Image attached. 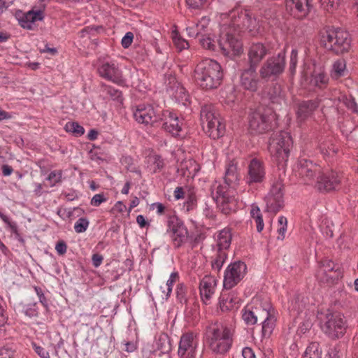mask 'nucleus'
Masks as SVG:
<instances>
[{
  "instance_id": "1",
  "label": "nucleus",
  "mask_w": 358,
  "mask_h": 358,
  "mask_svg": "<svg viewBox=\"0 0 358 358\" xmlns=\"http://www.w3.org/2000/svg\"><path fill=\"white\" fill-rule=\"evenodd\" d=\"M226 24L229 30L227 31V38L225 41V56L231 58L239 56L243 52V43L237 36L245 31L255 36L260 31L259 21L252 17L248 10L237 8L231 10L227 17H225Z\"/></svg>"
},
{
  "instance_id": "2",
  "label": "nucleus",
  "mask_w": 358,
  "mask_h": 358,
  "mask_svg": "<svg viewBox=\"0 0 358 358\" xmlns=\"http://www.w3.org/2000/svg\"><path fill=\"white\" fill-rule=\"evenodd\" d=\"M295 171L306 185H313L320 192L336 189L341 183V176L334 171L322 170L317 162L299 158Z\"/></svg>"
},
{
  "instance_id": "3",
  "label": "nucleus",
  "mask_w": 358,
  "mask_h": 358,
  "mask_svg": "<svg viewBox=\"0 0 358 358\" xmlns=\"http://www.w3.org/2000/svg\"><path fill=\"white\" fill-rule=\"evenodd\" d=\"M223 77L222 66L215 60L206 59L194 70V78L197 85L204 90L218 87Z\"/></svg>"
},
{
  "instance_id": "4",
  "label": "nucleus",
  "mask_w": 358,
  "mask_h": 358,
  "mask_svg": "<svg viewBox=\"0 0 358 358\" xmlns=\"http://www.w3.org/2000/svg\"><path fill=\"white\" fill-rule=\"evenodd\" d=\"M320 42L326 49L338 55L348 52L351 43L348 32L335 28H328L322 31Z\"/></svg>"
},
{
  "instance_id": "5",
  "label": "nucleus",
  "mask_w": 358,
  "mask_h": 358,
  "mask_svg": "<svg viewBox=\"0 0 358 358\" xmlns=\"http://www.w3.org/2000/svg\"><path fill=\"white\" fill-rule=\"evenodd\" d=\"M320 320L322 330L331 338H339L345 331L346 320L340 313H327Z\"/></svg>"
},
{
  "instance_id": "6",
  "label": "nucleus",
  "mask_w": 358,
  "mask_h": 358,
  "mask_svg": "<svg viewBox=\"0 0 358 358\" xmlns=\"http://www.w3.org/2000/svg\"><path fill=\"white\" fill-rule=\"evenodd\" d=\"M292 148V139L289 132L273 133L270 138L268 150L275 157H288Z\"/></svg>"
},
{
  "instance_id": "7",
  "label": "nucleus",
  "mask_w": 358,
  "mask_h": 358,
  "mask_svg": "<svg viewBox=\"0 0 358 358\" xmlns=\"http://www.w3.org/2000/svg\"><path fill=\"white\" fill-rule=\"evenodd\" d=\"M201 124L209 136L217 139L222 136L224 127L211 106L202 108L200 113Z\"/></svg>"
},
{
  "instance_id": "8",
  "label": "nucleus",
  "mask_w": 358,
  "mask_h": 358,
  "mask_svg": "<svg viewBox=\"0 0 358 358\" xmlns=\"http://www.w3.org/2000/svg\"><path fill=\"white\" fill-rule=\"evenodd\" d=\"M206 343L216 354L224 352V322L217 321L211 323L206 331Z\"/></svg>"
},
{
  "instance_id": "9",
  "label": "nucleus",
  "mask_w": 358,
  "mask_h": 358,
  "mask_svg": "<svg viewBox=\"0 0 358 358\" xmlns=\"http://www.w3.org/2000/svg\"><path fill=\"white\" fill-rule=\"evenodd\" d=\"M285 66V53L280 52L277 56L268 58L259 70L260 76L264 79L276 77L282 73Z\"/></svg>"
},
{
  "instance_id": "10",
  "label": "nucleus",
  "mask_w": 358,
  "mask_h": 358,
  "mask_svg": "<svg viewBox=\"0 0 358 358\" xmlns=\"http://www.w3.org/2000/svg\"><path fill=\"white\" fill-rule=\"evenodd\" d=\"M247 266L241 261L230 264L225 270V289L236 286L246 273Z\"/></svg>"
},
{
  "instance_id": "11",
  "label": "nucleus",
  "mask_w": 358,
  "mask_h": 358,
  "mask_svg": "<svg viewBox=\"0 0 358 358\" xmlns=\"http://www.w3.org/2000/svg\"><path fill=\"white\" fill-rule=\"evenodd\" d=\"M266 178V166L260 158H252L248 165L246 182L252 184L262 183Z\"/></svg>"
},
{
  "instance_id": "12",
  "label": "nucleus",
  "mask_w": 358,
  "mask_h": 358,
  "mask_svg": "<svg viewBox=\"0 0 358 358\" xmlns=\"http://www.w3.org/2000/svg\"><path fill=\"white\" fill-rule=\"evenodd\" d=\"M198 341L192 332L183 334L179 342L178 355L182 358H196Z\"/></svg>"
},
{
  "instance_id": "13",
  "label": "nucleus",
  "mask_w": 358,
  "mask_h": 358,
  "mask_svg": "<svg viewBox=\"0 0 358 358\" xmlns=\"http://www.w3.org/2000/svg\"><path fill=\"white\" fill-rule=\"evenodd\" d=\"M16 17L22 28L31 30L37 22L44 19V8H33L26 13L19 11L16 13Z\"/></svg>"
},
{
  "instance_id": "14",
  "label": "nucleus",
  "mask_w": 358,
  "mask_h": 358,
  "mask_svg": "<svg viewBox=\"0 0 358 358\" xmlns=\"http://www.w3.org/2000/svg\"><path fill=\"white\" fill-rule=\"evenodd\" d=\"M133 115L138 123L145 125H152L159 120V117L150 105H138L134 110Z\"/></svg>"
},
{
  "instance_id": "15",
  "label": "nucleus",
  "mask_w": 358,
  "mask_h": 358,
  "mask_svg": "<svg viewBox=\"0 0 358 358\" xmlns=\"http://www.w3.org/2000/svg\"><path fill=\"white\" fill-rule=\"evenodd\" d=\"M97 71L99 76L107 80L120 85L124 83L122 71L114 62L102 63L98 67Z\"/></svg>"
},
{
  "instance_id": "16",
  "label": "nucleus",
  "mask_w": 358,
  "mask_h": 358,
  "mask_svg": "<svg viewBox=\"0 0 358 358\" xmlns=\"http://www.w3.org/2000/svg\"><path fill=\"white\" fill-rule=\"evenodd\" d=\"M282 185H274L266 198V210L273 213L278 212L283 205Z\"/></svg>"
},
{
  "instance_id": "17",
  "label": "nucleus",
  "mask_w": 358,
  "mask_h": 358,
  "mask_svg": "<svg viewBox=\"0 0 358 358\" xmlns=\"http://www.w3.org/2000/svg\"><path fill=\"white\" fill-rule=\"evenodd\" d=\"M163 128L173 136H179L183 127V121L173 113L166 110L162 114Z\"/></svg>"
},
{
  "instance_id": "18",
  "label": "nucleus",
  "mask_w": 358,
  "mask_h": 358,
  "mask_svg": "<svg viewBox=\"0 0 358 358\" xmlns=\"http://www.w3.org/2000/svg\"><path fill=\"white\" fill-rule=\"evenodd\" d=\"M310 0H287L286 10L296 18L305 17L310 10Z\"/></svg>"
},
{
  "instance_id": "19",
  "label": "nucleus",
  "mask_w": 358,
  "mask_h": 358,
  "mask_svg": "<svg viewBox=\"0 0 358 358\" xmlns=\"http://www.w3.org/2000/svg\"><path fill=\"white\" fill-rule=\"evenodd\" d=\"M249 128L253 134L265 132L269 128L268 117L259 110L253 112L250 117Z\"/></svg>"
},
{
  "instance_id": "20",
  "label": "nucleus",
  "mask_w": 358,
  "mask_h": 358,
  "mask_svg": "<svg viewBox=\"0 0 358 358\" xmlns=\"http://www.w3.org/2000/svg\"><path fill=\"white\" fill-rule=\"evenodd\" d=\"M268 49L262 43H252L248 50V59L250 66L257 68L259 63L268 54Z\"/></svg>"
},
{
  "instance_id": "21",
  "label": "nucleus",
  "mask_w": 358,
  "mask_h": 358,
  "mask_svg": "<svg viewBox=\"0 0 358 358\" xmlns=\"http://www.w3.org/2000/svg\"><path fill=\"white\" fill-rule=\"evenodd\" d=\"M334 269V263L331 260L325 259L321 262V265L316 273V278L322 282H331L338 277V274L336 273V271L334 275L331 274Z\"/></svg>"
},
{
  "instance_id": "22",
  "label": "nucleus",
  "mask_w": 358,
  "mask_h": 358,
  "mask_svg": "<svg viewBox=\"0 0 358 358\" xmlns=\"http://www.w3.org/2000/svg\"><path fill=\"white\" fill-rule=\"evenodd\" d=\"M215 280L211 276L206 275L201 280L199 291L202 301L206 305L209 303L210 299L214 293Z\"/></svg>"
},
{
  "instance_id": "23",
  "label": "nucleus",
  "mask_w": 358,
  "mask_h": 358,
  "mask_svg": "<svg viewBox=\"0 0 358 358\" xmlns=\"http://www.w3.org/2000/svg\"><path fill=\"white\" fill-rule=\"evenodd\" d=\"M241 85L246 90L255 92L257 90L258 79L256 74V67L250 66L241 76Z\"/></svg>"
},
{
  "instance_id": "24",
  "label": "nucleus",
  "mask_w": 358,
  "mask_h": 358,
  "mask_svg": "<svg viewBox=\"0 0 358 358\" xmlns=\"http://www.w3.org/2000/svg\"><path fill=\"white\" fill-rule=\"evenodd\" d=\"M174 83L173 86H170L168 89L169 94L175 99L176 101L186 105L190 102V97L185 88L173 79Z\"/></svg>"
},
{
  "instance_id": "25",
  "label": "nucleus",
  "mask_w": 358,
  "mask_h": 358,
  "mask_svg": "<svg viewBox=\"0 0 358 358\" xmlns=\"http://www.w3.org/2000/svg\"><path fill=\"white\" fill-rule=\"evenodd\" d=\"M317 106V103L313 101H307L300 103L296 110L297 120L299 122H303L312 115Z\"/></svg>"
},
{
  "instance_id": "26",
  "label": "nucleus",
  "mask_w": 358,
  "mask_h": 358,
  "mask_svg": "<svg viewBox=\"0 0 358 358\" xmlns=\"http://www.w3.org/2000/svg\"><path fill=\"white\" fill-rule=\"evenodd\" d=\"M220 34L219 37L217 38L214 36L213 38L209 36H203L200 39V43L203 46V48L215 51L217 50V48L219 47V48L221 50H224V45L222 43V29L221 27L219 29Z\"/></svg>"
},
{
  "instance_id": "27",
  "label": "nucleus",
  "mask_w": 358,
  "mask_h": 358,
  "mask_svg": "<svg viewBox=\"0 0 358 358\" xmlns=\"http://www.w3.org/2000/svg\"><path fill=\"white\" fill-rule=\"evenodd\" d=\"M209 24V19L203 17L198 22H192L186 28L189 37H196L205 30Z\"/></svg>"
},
{
  "instance_id": "28",
  "label": "nucleus",
  "mask_w": 358,
  "mask_h": 358,
  "mask_svg": "<svg viewBox=\"0 0 358 358\" xmlns=\"http://www.w3.org/2000/svg\"><path fill=\"white\" fill-rule=\"evenodd\" d=\"M211 196L221 213H224V187L215 182L211 187Z\"/></svg>"
},
{
  "instance_id": "29",
  "label": "nucleus",
  "mask_w": 358,
  "mask_h": 358,
  "mask_svg": "<svg viewBox=\"0 0 358 358\" xmlns=\"http://www.w3.org/2000/svg\"><path fill=\"white\" fill-rule=\"evenodd\" d=\"M336 101L338 103L343 104L350 113L358 115V105L355 102V99L351 96H347L338 92V96L334 99V104H336Z\"/></svg>"
},
{
  "instance_id": "30",
  "label": "nucleus",
  "mask_w": 358,
  "mask_h": 358,
  "mask_svg": "<svg viewBox=\"0 0 358 358\" xmlns=\"http://www.w3.org/2000/svg\"><path fill=\"white\" fill-rule=\"evenodd\" d=\"M262 314L264 317L262 327V336L268 337L274 329L275 320L274 317L271 316L270 313L265 309L262 310Z\"/></svg>"
},
{
  "instance_id": "31",
  "label": "nucleus",
  "mask_w": 358,
  "mask_h": 358,
  "mask_svg": "<svg viewBox=\"0 0 358 358\" xmlns=\"http://www.w3.org/2000/svg\"><path fill=\"white\" fill-rule=\"evenodd\" d=\"M166 226V233L169 236L185 227L184 222L176 215H169L167 217Z\"/></svg>"
},
{
  "instance_id": "32",
  "label": "nucleus",
  "mask_w": 358,
  "mask_h": 358,
  "mask_svg": "<svg viewBox=\"0 0 358 358\" xmlns=\"http://www.w3.org/2000/svg\"><path fill=\"white\" fill-rule=\"evenodd\" d=\"M268 96L273 103H276L279 106L287 105L285 94L282 90L280 85H274L271 92H268Z\"/></svg>"
},
{
  "instance_id": "33",
  "label": "nucleus",
  "mask_w": 358,
  "mask_h": 358,
  "mask_svg": "<svg viewBox=\"0 0 358 358\" xmlns=\"http://www.w3.org/2000/svg\"><path fill=\"white\" fill-rule=\"evenodd\" d=\"M347 73L346 62L343 59H339L334 62L331 71V76L334 79H338Z\"/></svg>"
},
{
  "instance_id": "34",
  "label": "nucleus",
  "mask_w": 358,
  "mask_h": 358,
  "mask_svg": "<svg viewBox=\"0 0 358 358\" xmlns=\"http://www.w3.org/2000/svg\"><path fill=\"white\" fill-rule=\"evenodd\" d=\"M188 234V230L185 227L171 235L170 238L171 239L173 247L175 248H179L183 245L187 240Z\"/></svg>"
},
{
  "instance_id": "35",
  "label": "nucleus",
  "mask_w": 358,
  "mask_h": 358,
  "mask_svg": "<svg viewBox=\"0 0 358 358\" xmlns=\"http://www.w3.org/2000/svg\"><path fill=\"white\" fill-rule=\"evenodd\" d=\"M306 303L304 297L298 294L291 300L289 306V310L290 313H296V314H299L304 309Z\"/></svg>"
},
{
  "instance_id": "36",
  "label": "nucleus",
  "mask_w": 358,
  "mask_h": 358,
  "mask_svg": "<svg viewBox=\"0 0 358 358\" xmlns=\"http://www.w3.org/2000/svg\"><path fill=\"white\" fill-rule=\"evenodd\" d=\"M18 306L21 309L20 311L29 318L38 316V308L36 302L28 304L20 303Z\"/></svg>"
},
{
  "instance_id": "37",
  "label": "nucleus",
  "mask_w": 358,
  "mask_h": 358,
  "mask_svg": "<svg viewBox=\"0 0 358 358\" xmlns=\"http://www.w3.org/2000/svg\"><path fill=\"white\" fill-rule=\"evenodd\" d=\"M322 350L320 349V344L317 342L310 343L306 348L302 358H321Z\"/></svg>"
},
{
  "instance_id": "38",
  "label": "nucleus",
  "mask_w": 358,
  "mask_h": 358,
  "mask_svg": "<svg viewBox=\"0 0 358 358\" xmlns=\"http://www.w3.org/2000/svg\"><path fill=\"white\" fill-rule=\"evenodd\" d=\"M259 311L260 310H259L257 308H255V310H252L249 307H246L242 315L243 320L248 325H253L257 322V318L259 316Z\"/></svg>"
},
{
  "instance_id": "39",
  "label": "nucleus",
  "mask_w": 358,
  "mask_h": 358,
  "mask_svg": "<svg viewBox=\"0 0 358 358\" xmlns=\"http://www.w3.org/2000/svg\"><path fill=\"white\" fill-rule=\"evenodd\" d=\"M250 215L256 223L257 231L258 232H262L264 229V224L259 208L256 205H252L250 210Z\"/></svg>"
},
{
  "instance_id": "40",
  "label": "nucleus",
  "mask_w": 358,
  "mask_h": 358,
  "mask_svg": "<svg viewBox=\"0 0 358 358\" xmlns=\"http://www.w3.org/2000/svg\"><path fill=\"white\" fill-rule=\"evenodd\" d=\"M64 129L68 133L73 134L75 136H81L85 134V129L76 122H68L64 126Z\"/></svg>"
},
{
  "instance_id": "41",
  "label": "nucleus",
  "mask_w": 358,
  "mask_h": 358,
  "mask_svg": "<svg viewBox=\"0 0 358 358\" xmlns=\"http://www.w3.org/2000/svg\"><path fill=\"white\" fill-rule=\"evenodd\" d=\"M16 355V346L13 343H7L0 348V358H15Z\"/></svg>"
},
{
  "instance_id": "42",
  "label": "nucleus",
  "mask_w": 358,
  "mask_h": 358,
  "mask_svg": "<svg viewBox=\"0 0 358 358\" xmlns=\"http://www.w3.org/2000/svg\"><path fill=\"white\" fill-rule=\"evenodd\" d=\"M327 76L322 71L315 72L312 76L311 83L319 87H322L328 83Z\"/></svg>"
},
{
  "instance_id": "43",
  "label": "nucleus",
  "mask_w": 358,
  "mask_h": 358,
  "mask_svg": "<svg viewBox=\"0 0 358 358\" xmlns=\"http://www.w3.org/2000/svg\"><path fill=\"white\" fill-rule=\"evenodd\" d=\"M172 39L175 46L178 50L181 51L188 48V42L182 38L176 31L172 32Z\"/></svg>"
},
{
  "instance_id": "44",
  "label": "nucleus",
  "mask_w": 358,
  "mask_h": 358,
  "mask_svg": "<svg viewBox=\"0 0 358 358\" xmlns=\"http://www.w3.org/2000/svg\"><path fill=\"white\" fill-rule=\"evenodd\" d=\"M278 239L283 240L285 237V233L287 231V220L284 216H280L278 220Z\"/></svg>"
},
{
  "instance_id": "45",
  "label": "nucleus",
  "mask_w": 358,
  "mask_h": 358,
  "mask_svg": "<svg viewBox=\"0 0 358 358\" xmlns=\"http://www.w3.org/2000/svg\"><path fill=\"white\" fill-rule=\"evenodd\" d=\"M62 176V171L61 170H55L51 171L46 180L49 181L51 187L56 185L57 183L61 182Z\"/></svg>"
},
{
  "instance_id": "46",
  "label": "nucleus",
  "mask_w": 358,
  "mask_h": 358,
  "mask_svg": "<svg viewBox=\"0 0 358 358\" xmlns=\"http://www.w3.org/2000/svg\"><path fill=\"white\" fill-rule=\"evenodd\" d=\"M320 1L323 8L329 13L336 10L340 5V0H320Z\"/></svg>"
},
{
  "instance_id": "47",
  "label": "nucleus",
  "mask_w": 358,
  "mask_h": 358,
  "mask_svg": "<svg viewBox=\"0 0 358 358\" xmlns=\"http://www.w3.org/2000/svg\"><path fill=\"white\" fill-rule=\"evenodd\" d=\"M90 224V222L86 217H80L79 218L74 224V230L76 233H83L85 232Z\"/></svg>"
},
{
  "instance_id": "48",
  "label": "nucleus",
  "mask_w": 358,
  "mask_h": 358,
  "mask_svg": "<svg viewBox=\"0 0 358 358\" xmlns=\"http://www.w3.org/2000/svg\"><path fill=\"white\" fill-rule=\"evenodd\" d=\"M186 289V287L183 283H180L176 287V296L181 303L187 302Z\"/></svg>"
},
{
  "instance_id": "49",
  "label": "nucleus",
  "mask_w": 358,
  "mask_h": 358,
  "mask_svg": "<svg viewBox=\"0 0 358 358\" xmlns=\"http://www.w3.org/2000/svg\"><path fill=\"white\" fill-rule=\"evenodd\" d=\"M196 196L193 194L189 195L187 201L183 204V210L189 212L196 208Z\"/></svg>"
},
{
  "instance_id": "50",
  "label": "nucleus",
  "mask_w": 358,
  "mask_h": 358,
  "mask_svg": "<svg viewBox=\"0 0 358 358\" xmlns=\"http://www.w3.org/2000/svg\"><path fill=\"white\" fill-rule=\"evenodd\" d=\"M105 90L107 94L114 100L122 101V92L111 86H106Z\"/></svg>"
},
{
  "instance_id": "51",
  "label": "nucleus",
  "mask_w": 358,
  "mask_h": 358,
  "mask_svg": "<svg viewBox=\"0 0 358 358\" xmlns=\"http://www.w3.org/2000/svg\"><path fill=\"white\" fill-rule=\"evenodd\" d=\"M34 289L36 294V295L38 297L40 303L43 305V306L46 309L48 310V299H46L42 289L38 286H34Z\"/></svg>"
},
{
  "instance_id": "52",
  "label": "nucleus",
  "mask_w": 358,
  "mask_h": 358,
  "mask_svg": "<svg viewBox=\"0 0 358 358\" xmlns=\"http://www.w3.org/2000/svg\"><path fill=\"white\" fill-rule=\"evenodd\" d=\"M297 56H298L297 50L295 49H293L291 52L290 61H289V71L292 74H294L296 71V64H297Z\"/></svg>"
},
{
  "instance_id": "53",
  "label": "nucleus",
  "mask_w": 358,
  "mask_h": 358,
  "mask_svg": "<svg viewBox=\"0 0 358 358\" xmlns=\"http://www.w3.org/2000/svg\"><path fill=\"white\" fill-rule=\"evenodd\" d=\"M32 348L34 352L41 357L46 358L50 354L49 352L42 346L36 344L35 342L31 343Z\"/></svg>"
},
{
  "instance_id": "54",
  "label": "nucleus",
  "mask_w": 358,
  "mask_h": 358,
  "mask_svg": "<svg viewBox=\"0 0 358 358\" xmlns=\"http://www.w3.org/2000/svg\"><path fill=\"white\" fill-rule=\"evenodd\" d=\"M107 201V198L104 196V194H95L91 199L90 204L93 206L98 207L103 202Z\"/></svg>"
},
{
  "instance_id": "55",
  "label": "nucleus",
  "mask_w": 358,
  "mask_h": 358,
  "mask_svg": "<svg viewBox=\"0 0 358 358\" xmlns=\"http://www.w3.org/2000/svg\"><path fill=\"white\" fill-rule=\"evenodd\" d=\"M134 34L132 32H127L126 34L123 36L121 41L122 46L124 48H129L133 41Z\"/></svg>"
},
{
  "instance_id": "56",
  "label": "nucleus",
  "mask_w": 358,
  "mask_h": 358,
  "mask_svg": "<svg viewBox=\"0 0 358 358\" xmlns=\"http://www.w3.org/2000/svg\"><path fill=\"white\" fill-rule=\"evenodd\" d=\"M55 250L59 255H63L66 252L67 245L64 241H59L55 245Z\"/></svg>"
},
{
  "instance_id": "57",
  "label": "nucleus",
  "mask_w": 358,
  "mask_h": 358,
  "mask_svg": "<svg viewBox=\"0 0 358 358\" xmlns=\"http://www.w3.org/2000/svg\"><path fill=\"white\" fill-rule=\"evenodd\" d=\"M11 225V233L15 235V238L22 245H24L25 241L22 236L20 234L17 229V224H10Z\"/></svg>"
},
{
  "instance_id": "58",
  "label": "nucleus",
  "mask_w": 358,
  "mask_h": 358,
  "mask_svg": "<svg viewBox=\"0 0 358 358\" xmlns=\"http://www.w3.org/2000/svg\"><path fill=\"white\" fill-rule=\"evenodd\" d=\"M103 257L101 255L95 253L92 255V264L95 268L99 267L103 262Z\"/></svg>"
},
{
  "instance_id": "59",
  "label": "nucleus",
  "mask_w": 358,
  "mask_h": 358,
  "mask_svg": "<svg viewBox=\"0 0 358 358\" xmlns=\"http://www.w3.org/2000/svg\"><path fill=\"white\" fill-rule=\"evenodd\" d=\"M150 208L152 209L156 208L157 214L159 215H161L164 214V211H165V209H166L163 203H159V202L153 203L150 206Z\"/></svg>"
},
{
  "instance_id": "60",
  "label": "nucleus",
  "mask_w": 358,
  "mask_h": 358,
  "mask_svg": "<svg viewBox=\"0 0 358 358\" xmlns=\"http://www.w3.org/2000/svg\"><path fill=\"white\" fill-rule=\"evenodd\" d=\"M229 175V171L225 172V184H236L238 180V176L236 173H233L231 175L232 178H227V176Z\"/></svg>"
},
{
  "instance_id": "61",
  "label": "nucleus",
  "mask_w": 358,
  "mask_h": 358,
  "mask_svg": "<svg viewBox=\"0 0 358 358\" xmlns=\"http://www.w3.org/2000/svg\"><path fill=\"white\" fill-rule=\"evenodd\" d=\"M224 341H225V351H227V350H228V349L230 348V347L231 345L232 338H231V332L229 331H228L226 328H225Z\"/></svg>"
},
{
  "instance_id": "62",
  "label": "nucleus",
  "mask_w": 358,
  "mask_h": 358,
  "mask_svg": "<svg viewBox=\"0 0 358 358\" xmlns=\"http://www.w3.org/2000/svg\"><path fill=\"white\" fill-rule=\"evenodd\" d=\"M178 273L177 272L171 273L169 278L168 279L166 282V287H172L173 286L174 283L176 282V280L178 278Z\"/></svg>"
},
{
  "instance_id": "63",
  "label": "nucleus",
  "mask_w": 358,
  "mask_h": 358,
  "mask_svg": "<svg viewBox=\"0 0 358 358\" xmlns=\"http://www.w3.org/2000/svg\"><path fill=\"white\" fill-rule=\"evenodd\" d=\"M242 356L243 358H255V355L250 348H244L242 350Z\"/></svg>"
},
{
  "instance_id": "64",
  "label": "nucleus",
  "mask_w": 358,
  "mask_h": 358,
  "mask_svg": "<svg viewBox=\"0 0 358 358\" xmlns=\"http://www.w3.org/2000/svg\"><path fill=\"white\" fill-rule=\"evenodd\" d=\"M224 264V258L219 257L217 259L212 262V266L213 268H216L220 271Z\"/></svg>"
}]
</instances>
